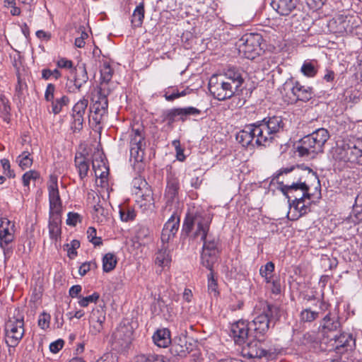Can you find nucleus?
<instances>
[{
    "label": "nucleus",
    "instance_id": "obj_49",
    "mask_svg": "<svg viewBox=\"0 0 362 362\" xmlns=\"http://www.w3.org/2000/svg\"><path fill=\"white\" fill-rule=\"evenodd\" d=\"M353 214L357 220H362V192L359 193L355 199Z\"/></svg>",
    "mask_w": 362,
    "mask_h": 362
},
{
    "label": "nucleus",
    "instance_id": "obj_47",
    "mask_svg": "<svg viewBox=\"0 0 362 362\" xmlns=\"http://www.w3.org/2000/svg\"><path fill=\"white\" fill-rule=\"evenodd\" d=\"M40 173L35 170H28L22 177L23 184L25 187H29L31 182H35L40 178Z\"/></svg>",
    "mask_w": 362,
    "mask_h": 362
},
{
    "label": "nucleus",
    "instance_id": "obj_7",
    "mask_svg": "<svg viewBox=\"0 0 362 362\" xmlns=\"http://www.w3.org/2000/svg\"><path fill=\"white\" fill-rule=\"evenodd\" d=\"M262 36L258 33H247L238 43L239 54L248 59H254L263 52Z\"/></svg>",
    "mask_w": 362,
    "mask_h": 362
},
{
    "label": "nucleus",
    "instance_id": "obj_17",
    "mask_svg": "<svg viewBox=\"0 0 362 362\" xmlns=\"http://www.w3.org/2000/svg\"><path fill=\"white\" fill-rule=\"evenodd\" d=\"M180 182L177 177L170 176L168 178L167 185L165 190L164 199L166 208L171 207L178 200V192Z\"/></svg>",
    "mask_w": 362,
    "mask_h": 362
},
{
    "label": "nucleus",
    "instance_id": "obj_46",
    "mask_svg": "<svg viewBox=\"0 0 362 362\" xmlns=\"http://www.w3.org/2000/svg\"><path fill=\"white\" fill-rule=\"evenodd\" d=\"M135 362H165V361L162 355L141 354L136 357Z\"/></svg>",
    "mask_w": 362,
    "mask_h": 362
},
{
    "label": "nucleus",
    "instance_id": "obj_25",
    "mask_svg": "<svg viewBox=\"0 0 362 362\" xmlns=\"http://www.w3.org/2000/svg\"><path fill=\"white\" fill-rule=\"evenodd\" d=\"M172 262L170 252L168 245H162L161 247L155 254V264L160 268L159 273L168 270Z\"/></svg>",
    "mask_w": 362,
    "mask_h": 362
},
{
    "label": "nucleus",
    "instance_id": "obj_9",
    "mask_svg": "<svg viewBox=\"0 0 362 362\" xmlns=\"http://www.w3.org/2000/svg\"><path fill=\"white\" fill-rule=\"evenodd\" d=\"M25 334V322L22 315L13 317L5 324V341L10 347H16Z\"/></svg>",
    "mask_w": 362,
    "mask_h": 362
},
{
    "label": "nucleus",
    "instance_id": "obj_11",
    "mask_svg": "<svg viewBox=\"0 0 362 362\" xmlns=\"http://www.w3.org/2000/svg\"><path fill=\"white\" fill-rule=\"evenodd\" d=\"M90 107L89 122L96 127L103 122L107 115L108 100L105 95L99 91L92 99Z\"/></svg>",
    "mask_w": 362,
    "mask_h": 362
},
{
    "label": "nucleus",
    "instance_id": "obj_4",
    "mask_svg": "<svg viewBox=\"0 0 362 362\" xmlns=\"http://www.w3.org/2000/svg\"><path fill=\"white\" fill-rule=\"evenodd\" d=\"M255 312L257 315L249 325L254 331V337L260 338L268 332L270 324L279 319L281 310L277 306L260 302L256 305Z\"/></svg>",
    "mask_w": 362,
    "mask_h": 362
},
{
    "label": "nucleus",
    "instance_id": "obj_45",
    "mask_svg": "<svg viewBox=\"0 0 362 362\" xmlns=\"http://www.w3.org/2000/svg\"><path fill=\"white\" fill-rule=\"evenodd\" d=\"M69 99L66 95H62L60 98H56L52 102V108L54 114H59L63 107L68 105Z\"/></svg>",
    "mask_w": 362,
    "mask_h": 362
},
{
    "label": "nucleus",
    "instance_id": "obj_31",
    "mask_svg": "<svg viewBox=\"0 0 362 362\" xmlns=\"http://www.w3.org/2000/svg\"><path fill=\"white\" fill-rule=\"evenodd\" d=\"M271 4L281 16H288L296 8L293 0H272Z\"/></svg>",
    "mask_w": 362,
    "mask_h": 362
},
{
    "label": "nucleus",
    "instance_id": "obj_60",
    "mask_svg": "<svg viewBox=\"0 0 362 362\" xmlns=\"http://www.w3.org/2000/svg\"><path fill=\"white\" fill-rule=\"evenodd\" d=\"M163 121L166 122L168 125H172L175 122L177 121L175 108L169 110L164 113Z\"/></svg>",
    "mask_w": 362,
    "mask_h": 362
},
{
    "label": "nucleus",
    "instance_id": "obj_10",
    "mask_svg": "<svg viewBox=\"0 0 362 362\" xmlns=\"http://www.w3.org/2000/svg\"><path fill=\"white\" fill-rule=\"evenodd\" d=\"M15 240V225L6 218H0V247L5 259L13 252V243Z\"/></svg>",
    "mask_w": 362,
    "mask_h": 362
},
{
    "label": "nucleus",
    "instance_id": "obj_27",
    "mask_svg": "<svg viewBox=\"0 0 362 362\" xmlns=\"http://www.w3.org/2000/svg\"><path fill=\"white\" fill-rule=\"evenodd\" d=\"M351 18V17L339 14L329 21V25L337 33L343 34L350 32L352 29V27L350 25Z\"/></svg>",
    "mask_w": 362,
    "mask_h": 362
},
{
    "label": "nucleus",
    "instance_id": "obj_22",
    "mask_svg": "<svg viewBox=\"0 0 362 362\" xmlns=\"http://www.w3.org/2000/svg\"><path fill=\"white\" fill-rule=\"evenodd\" d=\"M255 340L247 343L243 349V351L245 356L250 358H267L270 354L262 347L260 338H255Z\"/></svg>",
    "mask_w": 362,
    "mask_h": 362
},
{
    "label": "nucleus",
    "instance_id": "obj_63",
    "mask_svg": "<svg viewBox=\"0 0 362 362\" xmlns=\"http://www.w3.org/2000/svg\"><path fill=\"white\" fill-rule=\"evenodd\" d=\"M64 346V341L62 339H58L49 345L50 351L52 353H57Z\"/></svg>",
    "mask_w": 362,
    "mask_h": 362
},
{
    "label": "nucleus",
    "instance_id": "obj_21",
    "mask_svg": "<svg viewBox=\"0 0 362 362\" xmlns=\"http://www.w3.org/2000/svg\"><path fill=\"white\" fill-rule=\"evenodd\" d=\"M311 204V196L310 198H304L300 200H296L290 203V210L288 216L291 220L298 219L301 216L305 214L309 211V206Z\"/></svg>",
    "mask_w": 362,
    "mask_h": 362
},
{
    "label": "nucleus",
    "instance_id": "obj_29",
    "mask_svg": "<svg viewBox=\"0 0 362 362\" xmlns=\"http://www.w3.org/2000/svg\"><path fill=\"white\" fill-rule=\"evenodd\" d=\"M254 124L255 128V133H256L255 144L264 146L269 145L274 139V135L269 129L267 131L262 130V132H259L263 126L260 122Z\"/></svg>",
    "mask_w": 362,
    "mask_h": 362
},
{
    "label": "nucleus",
    "instance_id": "obj_33",
    "mask_svg": "<svg viewBox=\"0 0 362 362\" xmlns=\"http://www.w3.org/2000/svg\"><path fill=\"white\" fill-rule=\"evenodd\" d=\"M144 3L142 1L136 7L132 13L131 18L132 26L134 28L141 27L144 19Z\"/></svg>",
    "mask_w": 362,
    "mask_h": 362
},
{
    "label": "nucleus",
    "instance_id": "obj_5",
    "mask_svg": "<svg viewBox=\"0 0 362 362\" xmlns=\"http://www.w3.org/2000/svg\"><path fill=\"white\" fill-rule=\"evenodd\" d=\"M330 137L327 129L320 128L312 134L304 136L300 144L297 147V152L300 156L315 157L319 153H322L324 146Z\"/></svg>",
    "mask_w": 362,
    "mask_h": 362
},
{
    "label": "nucleus",
    "instance_id": "obj_54",
    "mask_svg": "<svg viewBox=\"0 0 362 362\" xmlns=\"http://www.w3.org/2000/svg\"><path fill=\"white\" fill-rule=\"evenodd\" d=\"M180 342L181 343L174 344L172 346L171 350L174 354L180 357H185L189 353V351L186 346V344L183 345L182 341H180Z\"/></svg>",
    "mask_w": 362,
    "mask_h": 362
},
{
    "label": "nucleus",
    "instance_id": "obj_18",
    "mask_svg": "<svg viewBox=\"0 0 362 362\" xmlns=\"http://www.w3.org/2000/svg\"><path fill=\"white\" fill-rule=\"evenodd\" d=\"M250 325L244 320H239L231 325V337L235 344L242 345L249 336Z\"/></svg>",
    "mask_w": 362,
    "mask_h": 362
},
{
    "label": "nucleus",
    "instance_id": "obj_53",
    "mask_svg": "<svg viewBox=\"0 0 362 362\" xmlns=\"http://www.w3.org/2000/svg\"><path fill=\"white\" fill-rule=\"evenodd\" d=\"M208 292L209 293L214 296L217 297L219 294L218 291V285L216 281L214 278L213 272H210L208 276Z\"/></svg>",
    "mask_w": 362,
    "mask_h": 362
},
{
    "label": "nucleus",
    "instance_id": "obj_62",
    "mask_svg": "<svg viewBox=\"0 0 362 362\" xmlns=\"http://www.w3.org/2000/svg\"><path fill=\"white\" fill-rule=\"evenodd\" d=\"M1 163L4 170V173L9 177H13L15 175L13 172L11 170V165L9 160L7 159H2L1 160Z\"/></svg>",
    "mask_w": 362,
    "mask_h": 362
},
{
    "label": "nucleus",
    "instance_id": "obj_37",
    "mask_svg": "<svg viewBox=\"0 0 362 362\" xmlns=\"http://www.w3.org/2000/svg\"><path fill=\"white\" fill-rule=\"evenodd\" d=\"M138 204L144 211L152 210L154 207L153 194L150 189H146L145 194H142Z\"/></svg>",
    "mask_w": 362,
    "mask_h": 362
},
{
    "label": "nucleus",
    "instance_id": "obj_38",
    "mask_svg": "<svg viewBox=\"0 0 362 362\" xmlns=\"http://www.w3.org/2000/svg\"><path fill=\"white\" fill-rule=\"evenodd\" d=\"M316 61H305L300 68L301 73L308 78L315 77L318 71Z\"/></svg>",
    "mask_w": 362,
    "mask_h": 362
},
{
    "label": "nucleus",
    "instance_id": "obj_40",
    "mask_svg": "<svg viewBox=\"0 0 362 362\" xmlns=\"http://www.w3.org/2000/svg\"><path fill=\"white\" fill-rule=\"evenodd\" d=\"M16 162L21 169L25 170L31 167L33 163L31 153L27 151H23L16 158Z\"/></svg>",
    "mask_w": 362,
    "mask_h": 362
},
{
    "label": "nucleus",
    "instance_id": "obj_6",
    "mask_svg": "<svg viewBox=\"0 0 362 362\" xmlns=\"http://www.w3.org/2000/svg\"><path fill=\"white\" fill-rule=\"evenodd\" d=\"M211 220L212 216L209 213L197 214L194 216L185 219L182 230L186 234L193 231V238H199L204 243L208 240L206 236Z\"/></svg>",
    "mask_w": 362,
    "mask_h": 362
},
{
    "label": "nucleus",
    "instance_id": "obj_14",
    "mask_svg": "<svg viewBox=\"0 0 362 362\" xmlns=\"http://www.w3.org/2000/svg\"><path fill=\"white\" fill-rule=\"evenodd\" d=\"M325 342L329 344V350H333L340 354L351 349L355 344L352 335L347 333H341L339 335L334 334Z\"/></svg>",
    "mask_w": 362,
    "mask_h": 362
},
{
    "label": "nucleus",
    "instance_id": "obj_42",
    "mask_svg": "<svg viewBox=\"0 0 362 362\" xmlns=\"http://www.w3.org/2000/svg\"><path fill=\"white\" fill-rule=\"evenodd\" d=\"M117 257L114 254L107 253L103 258V269L105 272H110L117 264Z\"/></svg>",
    "mask_w": 362,
    "mask_h": 362
},
{
    "label": "nucleus",
    "instance_id": "obj_51",
    "mask_svg": "<svg viewBox=\"0 0 362 362\" xmlns=\"http://www.w3.org/2000/svg\"><path fill=\"white\" fill-rule=\"evenodd\" d=\"M64 250L70 259H74L77 255L76 250L80 247V243L77 240H73L70 243L64 245Z\"/></svg>",
    "mask_w": 362,
    "mask_h": 362
},
{
    "label": "nucleus",
    "instance_id": "obj_24",
    "mask_svg": "<svg viewBox=\"0 0 362 362\" xmlns=\"http://www.w3.org/2000/svg\"><path fill=\"white\" fill-rule=\"evenodd\" d=\"M105 320V314L99 309H93L88 317L89 332L93 335H97L103 329V323Z\"/></svg>",
    "mask_w": 362,
    "mask_h": 362
},
{
    "label": "nucleus",
    "instance_id": "obj_59",
    "mask_svg": "<svg viewBox=\"0 0 362 362\" xmlns=\"http://www.w3.org/2000/svg\"><path fill=\"white\" fill-rule=\"evenodd\" d=\"M51 316L49 314L43 312L39 315L37 324L42 329H46L49 327Z\"/></svg>",
    "mask_w": 362,
    "mask_h": 362
},
{
    "label": "nucleus",
    "instance_id": "obj_16",
    "mask_svg": "<svg viewBox=\"0 0 362 362\" xmlns=\"http://www.w3.org/2000/svg\"><path fill=\"white\" fill-rule=\"evenodd\" d=\"M291 91L293 95L292 100L296 102H308L314 95L313 88L312 87L303 85L298 81L292 83Z\"/></svg>",
    "mask_w": 362,
    "mask_h": 362
},
{
    "label": "nucleus",
    "instance_id": "obj_52",
    "mask_svg": "<svg viewBox=\"0 0 362 362\" xmlns=\"http://www.w3.org/2000/svg\"><path fill=\"white\" fill-rule=\"evenodd\" d=\"M10 110L11 107L8 100L4 95H0V111L5 121H7L8 119Z\"/></svg>",
    "mask_w": 362,
    "mask_h": 362
},
{
    "label": "nucleus",
    "instance_id": "obj_13",
    "mask_svg": "<svg viewBox=\"0 0 362 362\" xmlns=\"http://www.w3.org/2000/svg\"><path fill=\"white\" fill-rule=\"evenodd\" d=\"M218 243L214 240L205 241L201 255L202 264L211 272L215 264L218 261Z\"/></svg>",
    "mask_w": 362,
    "mask_h": 362
},
{
    "label": "nucleus",
    "instance_id": "obj_41",
    "mask_svg": "<svg viewBox=\"0 0 362 362\" xmlns=\"http://www.w3.org/2000/svg\"><path fill=\"white\" fill-rule=\"evenodd\" d=\"M113 73L114 70L110 62L107 60L103 61L100 65V76L103 82L108 83L111 80Z\"/></svg>",
    "mask_w": 362,
    "mask_h": 362
},
{
    "label": "nucleus",
    "instance_id": "obj_64",
    "mask_svg": "<svg viewBox=\"0 0 362 362\" xmlns=\"http://www.w3.org/2000/svg\"><path fill=\"white\" fill-rule=\"evenodd\" d=\"M95 362H117V360L112 354L106 353L103 354L100 358H98Z\"/></svg>",
    "mask_w": 362,
    "mask_h": 362
},
{
    "label": "nucleus",
    "instance_id": "obj_20",
    "mask_svg": "<svg viewBox=\"0 0 362 362\" xmlns=\"http://www.w3.org/2000/svg\"><path fill=\"white\" fill-rule=\"evenodd\" d=\"M180 218L173 214L168 221L164 225L161 233V241L163 245H167L177 233L179 228Z\"/></svg>",
    "mask_w": 362,
    "mask_h": 362
},
{
    "label": "nucleus",
    "instance_id": "obj_56",
    "mask_svg": "<svg viewBox=\"0 0 362 362\" xmlns=\"http://www.w3.org/2000/svg\"><path fill=\"white\" fill-rule=\"evenodd\" d=\"M300 320L303 322H312L318 317V313L310 309H305L300 313Z\"/></svg>",
    "mask_w": 362,
    "mask_h": 362
},
{
    "label": "nucleus",
    "instance_id": "obj_3",
    "mask_svg": "<svg viewBox=\"0 0 362 362\" xmlns=\"http://www.w3.org/2000/svg\"><path fill=\"white\" fill-rule=\"evenodd\" d=\"M332 158L334 168L339 171L352 168L356 164L362 165V150L344 141L332 148Z\"/></svg>",
    "mask_w": 362,
    "mask_h": 362
},
{
    "label": "nucleus",
    "instance_id": "obj_28",
    "mask_svg": "<svg viewBox=\"0 0 362 362\" xmlns=\"http://www.w3.org/2000/svg\"><path fill=\"white\" fill-rule=\"evenodd\" d=\"M133 328L130 325L120 324L113 334L115 341L122 346L131 342L133 336Z\"/></svg>",
    "mask_w": 362,
    "mask_h": 362
},
{
    "label": "nucleus",
    "instance_id": "obj_58",
    "mask_svg": "<svg viewBox=\"0 0 362 362\" xmlns=\"http://www.w3.org/2000/svg\"><path fill=\"white\" fill-rule=\"evenodd\" d=\"M97 268V264L94 261L86 262L83 263L79 269L78 273L81 276H85L89 271Z\"/></svg>",
    "mask_w": 362,
    "mask_h": 362
},
{
    "label": "nucleus",
    "instance_id": "obj_55",
    "mask_svg": "<svg viewBox=\"0 0 362 362\" xmlns=\"http://www.w3.org/2000/svg\"><path fill=\"white\" fill-rule=\"evenodd\" d=\"M18 83L15 89V97H17L19 100L24 96L25 90H26L27 85L25 82H23L20 75L18 74Z\"/></svg>",
    "mask_w": 362,
    "mask_h": 362
},
{
    "label": "nucleus",
    "instance_id": "obj_39",
    "mask_svg": "<svg viewBox=\"0 0 362 362\" xmlns=\"http://www.w3.org/2000/svg\"><path fill=\"white\" fill-rule=\"evenodd\" d=\"M177 120L185 122L187 120L188 116L199 115L201 111L194 107H188L185 108H175Z\"/></svg>",
    "mask_w": 362,
    "mask_h": 362
},
{
    "label": "nucleus",
    "instance_id": "obj_12",
    "mask_svg": "<svg viewBox=\"0 0 362 362\" xmlns=\"http://www.w3.org/2000/svg\"><path fill=\"white\" fill-rule=\"evenodd\" d=\"M281 192L288 198V202L300 200L305 197L310 198L311 194L309 192V187L301 179L297 182L291 185H284L281 187Z\"/></svg>",
    "mask_w": 362,
    "mask_h": 362
},
{
    "label": "nucleus",
    "instance_id": "obj_8",
    "mask_svg": "<svg viewBox=\"0 0 362 362\" xmlns=\"http://www.w3.org/2000/svg\"><path fill=\"white\" fill-rule=\"evenodd\" d=\"M129 145L131 157L136 162L143 161L146 147L144 127L138 124L132 126L129 133Z\"/></svg>",
    "mask_w": 362,
    "mask_h": 362
},
{
    "label": "nucleus",
    "instance_id": "obj_57",
    "mask_svg": "<svg viewBox=\"0 0 362 362\" xmlns=\"http://www.w3.org/2000/svg\"><path fill=\"white\" fill-rule=\"evenodd\" d=\"M96 230L93 227H89L87 230V235L89 241L95 246L102 245V239L100 237H97Z\"/></svg>",
    "mask_w": 362,
    "mask_h": 362
},
{
    "label": "nucleus",
    "instance_id": "obj_35",
    "mask_svg": "<svg viewBox=\"0 0 362 362\" xmlns=\"http://www.w3.org/2000/svg\"><path fill=\"white\" fill-rule=\"evenodd\" d=\"M76 75L74 77V83L75 87L79 90L83 84H85L88 79V74L85 64L78 65L76 69Z\"/></svg>",
    "mask_w": 362,
    "mask_h": 362
},
{
    "label": "nucleus",
    "instance_id": "obj_32",
    "mask_svg": "<svg viewBox=\"0 0 362 362\" xmlns=\"http://www.w3.org/2000/svg\"><path fill=\"white\" fill-rule=\"evenodd\" d=\"M153 341L158 347H168L171 343L170 332L166 328L158 329L153 335Z\"/></svg>",
    "mask_w": 362,
    "mask_h": 362
},
{
    "label": "nucleus",
    "instance_id": "obj_43",
    "mask_svg": "<svg viewBox=\"0 0 362 362\" xmlns=\"http://www.w3.org/2000/svg\"><path fill=\"white\" fill-rule=\"evenodd\" d=\"M119 216L122 221L128 222L135 219L136 213L133 208L123 206L119 209Z\"/></svg>",
    "mask_w": 362,
    "mask_h": 362
},
{
    "label": "nucleus",
    "instance_id": "obj_26",
    "mask_svg": "<svg viewBox=\"0 0 362 362\" xmlns=\"http://www.w3.org/2000/svg\"><path fill=\"white\" fill-rule=\"evenodd\" d=\"M255 124L246 125L236 135V140L243 146L255 144L256 133H255Z\"/></svg>",
    "mask_w": 362,
    "mask_h": 362
},
{
    "label": "nucleus",
    "instance_id": "obj_2",
    "mask_svg": "<svg viewBox=\"0 0 362 362\" xmlns=\"http://www.w3.org/2000/svg\"><path fill=\"white\" fill-rule=\"evenodd\" d=\"M49 201V234L51 239L57 241L61 236V218L62 204L58 189V179L51 175L47 182Z\"/></svg>",
    "mask_w": 362,
    "mask_h": 362
},
{
    "label": "nucleus",
    "instance_id": "obj_48",
    "mask_svg": "<svg viewBox=\"0 0 362 362\" xmlns=\"http://www.w3.org/2000/svg\"><path fill=\"white\" fill-rule=\"evenodd\" d=\"M100 295L97 292H94L93 294L88 296H78V303L81 307L86 308L90 303H96L99 300Z\"/></svg>",
    "mask_w": 362,
    "mask_h": 362
},
{
    "label": "nucleus",
    "instance_id": "obj_61",
    "mask_svg": "<svg viewBox=\"0 0 362 362\" xmlns=\"http://www.w3.org/2000/svg\"><path fill=\"white\" fill-rule=\"evenodd\" d=\"M55 86L52 83H49L47 86L45 98L48 102H52L54 100Z\"/></svg>",
    "mask_w": 362,
    "mask_h": 362
},
{
    "label": "nucleus",
    "instance_id": "obj_30",
    "mask_svg": "<svg viewBox=\"0 0 362 362\" xmlns=\"http://www.w3.org/2000/svg\"><path fill=\"white\" fill-rule=\"evenodd\" d=\"M260 122L263 124L261 132L269 129L274 136L280 130L283 129L284 125L282 118L278 116L264 119Z\"/></svg>",
    "mask_w": 362,
    "mask_h": 362
},
{
    "label": "nucleus",
    "instance_id": "obj_23",
    "mask_svg": "<svg viewBox=\"0 0 362 362\" xmlns=\"http://www.w3.org/2000/svg\"><path fill=\"white\" fill-rule=\"evenodd\" d=\"M341 326V323L337 316H332L330 313L327 314L322 320V333L323 340L325 341L334 335L336 332Z\"/></svg>",
    "mask_w": 362,
    "mask_h": 362
},
{
    "label": "nucleus",
    "instance_id": "obj_44",
    "mask_svg": "<svg viewBox=\"0 0 362 362\" xmlns=\"http://www.w3.org/2000/svg\"><path fill=\"white\" fill-rule=\"evenodd\" d=\"M274 270V264L272 262H267L264 266H262L259 269L261 276L264 278L267 283H270L274 276L273 272Z\"/></svg>",
    "mask_w": 362,
    "mask_h": 362
},
{
    "label": "nucleus",
    "instance_id": "obj_15",
    "mask_svg": "<svg viewBox=\"0 0 362 362\" xmlns=\"http://www.w3.org/2000/svg\"><path fill=\"white\" fill-rule=\"evenodd\" d=\"M88 105V100L83 97L79 100L73 107L71 129L76 132L79 131L83 127L84 115Z\"/></svg>",
    "mask_w": 362,
    "mask_h": 362
},
{
    "label": "nucleus",
    "instance_id": "obj_50",
    "mask_svg": "<svg viewBox=\"0 0 362 362\" xmlns=\"http://www.w3.org/2000/svg\"><path fill=\"white\" fill-rule=\"evenodd\" d=\"M189 93L188 89H185L182 91H179L176 89H173L170 91V89H168L165 93V98L168 101H173L180 97H182L186 95Z\"/></svg>",
    "mask_w": 362,
    "mask_h": 362
},
{
    "label": "nucleus",
    "instance_id": "obj_36",
    "mask_svg": "<svg viewBox=\"0 0 362 362\" xmlns=\"http://www.w3.org/2000/svg\"><path fill=\"white\" fill-rule=\"evenodd\" d=\"M108 211L101 205L95 204L93 206V218L100 224H104L109 219Z\"/></svg>",
    "mask_w": 362,
    "mask_h": 362
},
{
    "label": "nucleus",
    "instance_id": "obj_34",
    "mask_svg": "<svg viewBox=\"0 0 362 362\" xmlns=\"http://www.w3.org/2000/svg\"><path fill=\"white\" fill-rule=\"evenodd\" d=\"M75 165L78 169L80 177L81 179L85 177L89 170V163L88 159L82 153H76L75 156Z\"/></svg>",
    "mask_w": 362,
    "mask_h": 362
},
{
    "label": "nucleus",
    "instance_id": "obj_19",
    "mask_svg": "<svg viewBox=\"0 0 362 362\" xmlns=\"http://www.w3.org/2000/svg\"><path fill=\"white\" fill-rule=\"evenodd\" d=\"M93 169L96 178H100V186L107 187L108 186L107 176L109 174V167L103 159L102 155L99 158H94L92 162Z\"/></svg>",
    "mask_w": 362,
    "mask_h": 362
},
{
    "label": "nucleus",
    "instance_id": "obj_1",
    "mask_svg": "<svg viewBox=\"0 0 362 362\" xmlns=\"http://www.w3.org/2000/svg\"><path fill=\"white\" fill-rule=\"evenodd\" d=\"M243 83L242 71L238 68L229 67L222 73L211 76L209 90L214 98L226 100L238 94Z\"/></svg>",
    "mask_w": 362,
    "mask_h": 362
}]
</instances>
